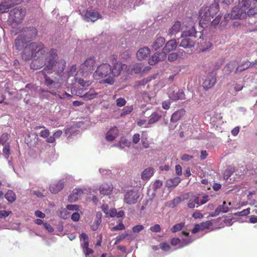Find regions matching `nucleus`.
Masks as SVG:
<instances>
[{"label":"nucleus","instance_id":"nucleus-60","mask_svg":"<svg viewBox=\"0 0 257 257\" xmlns=\"http://www.w3.org/2000/svg\"><path fill=\"white\" fill-rule=\"evenodd\" d=\"M141 140L139 134H135L133 136L132 141L134 144H138Z\"/></svg>","mask_w":257,"mask_h":257},{"label":"nucleus","instance_id":"nucleus-41","mask_svg":"<svg viewBox=\"0 0 257 257\" xmlns=\"http://www.w3.org/2000/svg\"><path fill=\"white\" fill-rule=\"evenodd\" d=\"M212 47V44L209 41H204L200 43L199 49L202 52L208 50Z\"/></svg>","mask_w":257,"mask_h":257},{"label":"nucleus","instance_id":"nucleus-21","mask_svg":"<svg viewBox=\"0 0 257 257\" xmlns=\"http://www.w3.org/2000/svg\"><path fill=\"white\" fill-rule=\"evenodd\" d=\"M64 186V182L59 180L50 185V191L53 193H57L63 188Z\"/></svg>","mask_w":257,"mask_h":257},{"label":"nucleus","instance_id":"nucleus-45","mask_svg":"<svg viewBox=\"0 0 257 257\" xmlns=\"http://www.w3.org/2000/svg\"><path fill=\"white\" fill-rule=\"evenodd\" d=\"M77 82L83 87L88 86L91 84V81L90 80H84L81 78H79L77 80Z\"/></svg>","mask_w":257,"mask_h":257},{"label":"nucleus","instance_id":"nucleus-63","mask_svg":"<svg viewBox=\"0 0 257 257\" xmlns=\"http://www.w3.org/2000/svg\"><path fill=\"white\" fill-rule=\"evenodd\" d=\"M49 134L50 132L48 129H45L41 131L40 132V136L44 138H48V137L49 136Z\"/></svg>","mask_w":257,"mask_h":257},{"label":"nucleus","instance_id":"nucleus-13","mask_svg":"<svg viewBox=\"0 0 257 257\" xmlns=\"http://www.w3.org/2000/svg\"><path fill=\"white\" fill-rule=\"evenodd\" d=\"M177 43L175 39H172L168 41L165 46L163 48L162 52L166 55L167 53L172 51L177 48Z\"/></svg>","mask_w":257,"mask_h":257},{"label":"nucleus","instance_id":"nucleus-39","mask_svg":"<svg viewBox=\"0 0 257 257\" xmlns=\"http://www.w3.org/2000/svg\"><path fill=\"white\" fill-rule=\"evenodd\" d=\"M181 199L179 197L175 198L173 200L168 201L166 203V205L171 208H174L181 202Z\"/></svg>","mask_w":257,"mask_h":257},{"label":"nucleus","instance_id":"nucleus-31","mask_svg":"<svg viewBox=\"0 0 257 257\" xmlns=\"http://www.w3.org/2000/svg\"><path fill=\"white\" fill-rule=\"evenodd\" d=\"M130 145L131 142L127 139L125 138H121L118 143L113 146L122 149L125 147H130Z\"/></svg>","mask_w":257,"mask_h":257},{"label":"nucleus","instance_id":"nucleus-50","mask_svg":"<svg viewBox=\"0 0 257 257\" xmlns=\"http://www.w3.org/2000/svg\"><path fill=\"white\" fill-rule=\"evenodd\" d=\"M171 245L173 246L178 245L179 247L180 244H182V241L178 238H173L171 240Z\"/></svg>","mask_w":257,"mask_h":257},{"label":"nucleus","instance_id":"nucleus-54","mask_svg":"<svg viewBox=\"0 0 257 257\" xmlns=\"http://www.w3.org/2000/svg\"><path fill=\"white\" fill-rule=\"evenodd\" d=\"M250 213V208H248L247 209H244L241 211L237 212L235 213L236 215L239 216H246L248 215Z\"/></svg>","mask_w":257,"mask_h":257},{"label":"nucleus","instance_id":"nucleus-56","mask_svg":"<svg viewBox=\"0 0 257 257\" xmlns=\"http://www.w3.org/2000/svg\"><path fill=\"white\" fill-rule=\"evenodd\" d=\"M163 185L162 181L160 180H156L153 184V188L154 190L159 189Z\"/></svg>","mask_w":257,"mask_h":257},{"label":"nucleus","instance_id":"nucleus-59","mask_svg":"<svg viewBox=\"0 0 257 257\" xmlns=\"http://www.w3.org/2000/svg\"><path fill=\"white\" fill-rule=\"evenodd\" d=\"M150 229L154 232H160L161 231V226L159 224H155L150 227Z\"/></svg>","mask_w":257,"mask_h":257},{"label":"nucleus","instance_id":"nucleus-32","mask_svg":"<svg viewBox=\"0 0 257 257\" xmlns=\"http://www.w3.org/2000/svg\"><path fill=\"white\" fill-rule=\"evenodd\" d=\"M252 65V62L249 61L242 62L240 65H239L236 68L235 72H241L249 67H253Z\"/></svg>","mask_w":257,"mask_h":257},{"label":"nucleus","instance_id":"nucleus-22","mask_svg":"<svg viewBox=\"0 0 257 257\" xmlns=\"http://www.w3.org/2000/svg\"><path fill=\"white\" fill-rule=\"evenodd\" d=\"M206 8L202 9L199 12V16L201 18L200 23L203 24H206L208 22H210L212 19V17L210 15H209V13L207 14L206 12Z\"/></svg>","mask_w":257,"mask_h":257},{"label":"nucleus","instance_id":"nucleus-18","mask_svg":"<svg viewBox=\"0 0 257 257\" xmlns=\"http://www.w3.org/2000/svg\"><path fill=\"white\" fill-rule=\"evenodd\" d=\"M228 211V206L226 205V202L223 201L222 205H219L213 212L210 214L211 217L218 215L220 213H226Z\"/></svg>","mask_w":257,"mask_h":257},{"label":"nucleus","instance_id":"nucleus-1","mask_svg":"<svg viewBox=\"0 0 257 257\" xmlns=\"http://www.w3.org/2000/svg\"><path fill=\"white\" fill-rule=\"evenodd\" d=\"M22 58L25 60H29L33 58L30 67L32 69H39L45 66L40 73H48L55 72L58 74H61L66 65L63 60H58L57 50L54 49L49 50L41 42H32L27 45L22 54Z\"/></svg>","mask_w":257,"mask_h":257},{"label":"nucleus","instance_id":"nucleus-29","mask_svg":"<svg viewBox=\"0 0 257 257\" xmlns=\"http://www.w3.org/2000/svg\"><path fill=\"white\" fill-rule=\"evenodd\" d=\"M98 93L93 89H90L88 91L85 92L81 97L85 101L90 100L96 97Z\"/></svg>","mask_w":257,"mask_h":257},{"label":"nucleus","instance_id":"nucleus-11","mask_svg":"<svg viewBox=\"0 0 257 257\" xmlns=\"http://www.w3.org/2000/svg\"><path fill=\"white\" fill-rule=\"evenodd\" d=\"M101 18V16L99 13L92 10H87L84 16V19L87 22H94Z\"/></svg>","mask_w":257,"mask_h":257},{"label":"nucleus","instance_id":"nucleus-52","mask_svg":"<svg viewBox=\"0 0 257 257\" xmlns=\"http://www.w3.org/2000/svg\"><path fill=\"white\" fill-rule=\"evenodd\" d=\"M178 55L176 53H172L170 54L168 57V60L170 62H173L177 59Z\"/></svg>","mask_w":257,"mask_h":257},{"label":"nucleus","instance_id":"nucleus-4","mask_svg":"<svg viewBox=\"0 0 257 257\" xmlns=\"http://www.w3.org/2000/svg\"><path fill=\"white\" fill-rule=\"evenodd\" d=\"M140 196L141 193L139 190H129L124 195V201L129 205L135 204L137 202Z\"/></svg>","mask_w":257,"mask_h":257},{"label":"nucleus","instance_id":"nucleus-20","mask_svg":"<svg viewBox=\"0 0 257 257\" xmlns=\"http://www.w3.org/2000/svg\"><path fill=\"white\" fill-rule=\"evenodd\" d=\"M118 136V130L116 126L112 127L106 134V139L108 141H112Z\"/></svg>","mask_w":257,"mask_h":257},{"label":"nucleus","instance_id":"nucleus-9","mask_svg":"<svg viewBox=\"0 0 257 257\" xmlns=\"http://www.w3.org/2000/svg\"><path fill=\"white\" fill-rule=\"evenodd\" d=\"M116 56L112 55L110 57V60L113 64V66L111 67V74L113 76H118L122 69V64L121 63L114 62L116 61Z\"/></svg>","mask_w":257,"mask_h":257},{"label":"nucleus","instance_id":"nucleus-34","mask_svg":"<svg viewBox=\"0 0 257 257\" xmlns=\"http://www.w3.org/2000/svg\"><path fill=\"white\" fill-rule=\"evenodd\" d=\"M46 71H44V73H42L45 78L44 83L47 86H51L52 88H56V83L52 79H51L50 77L47 76L46 74Z\"/></svg>","mask_w":257,"mask_h":257},{"label":"nucleus","instance_id":"nucleus-14","mask_svg":"<svg viewBox=\"0 0 257 257\" xmlns=\"http://www.w3.org/2000/svg\"><path fill=\"white\" fill-rule=\"evenodd\" d=\"M38 33L37 29L35 27H29L25 29L24 33L22 34L24 35L26 39L28 40L29 39H35Z\"/></svg>","mask_w":257,"mask_h":257},{"label":"nucleus","instance_id":"nucleus-57","mask_svg":"<svg viewBox=\"0 0 257 257\" xmlns=\"http://www.w3.org/2000/svg\"><path fill=\"white\" fill-rule=\"evenodd\" d=\"M141 142L143 146L145 148H148L150 146L149 141H148V139L147 137H142L141 139Z\"/></svg>","mask_w":257,"mask_h":257},{"label":"nucleus","instance_id":"nucleus-28","mask_svg":"<svg viewBox=\"0 0 257 257\" xmlns=\"http://www.w3.org/2000/svg\"><path fill=\"white\" fill-rule=\"evenodd\" d=\"M185 114V111L181 109L175 111L171 116V121L176 122L179 120Z\"/></svg>","mask_w":257,"mask_h":257},{"label":"nucleus","instance_id":"nucleus-12","mask_svg":"<svg viewBox=\"0 0 257 257\" xmlns=\"http://www.w3.org/2000/svg\"><path fill=\"white\" fill-rule=\"evenodd\" d=\"M216 77L215 75L212 73L209 74L205 79L203 82V87L204 89L208 90L211 88L216 83Z\"/></svg>","mask_w":257,"mask_h":257},{"label":"nucleus","instance_id":"nucleus-3","mask_svg":"<svg viewBox=\"0 0 257 257\" xmlns=\"http://www.w3.org/2000/svg\"><path fill=\"white\" fill-rule=\"evenodd\" d=\"M26 15L25 10L21 8H15L11 11L8 22L13 25V23L16 24L20 23Z\"/></svg>","mask_w":257,"mask_h":257},{"label":"nucleus","instance_id":"nucleus-58","mask_svg":"<svg viewBox=\"0 0 257 257\" xmlns=\"http://www.w3.org/2000/svg\"><path fill=\"white\" fill-rule=\"evenodd\" d=\"M137 124L140 126H144V127H149V124L148 122L147 123V121L145 119H141L137 122Z\"/></svg>","mask_w":257,"mask_h":257},{"label":"nucleus","instance_id":"nucleus-16","mask_svg":"<svg viewBox=\"0 0 257 257\" xmlns=\"http://www.w3.org/2000/svg\"><path fill=\"white\" fill-rule=\"evenodd\" d=\"M83 191L79 188L74 189L68 196V201L70 202H74L77 201L83 194Z\"/></svg>","mask_w":257,"mask_h":257},{"label":"nucleus","instance_id":"nucleus-25","mask_svg":"<svg viewBox=\"0 0 257 257\" xmlns=\"http://www.w3.org/2000/svg\"><path fill=\"white\" fill-rule=\"evenodd\" d=\"M154 173V169L152 167L145 169L142 173L141 178L145 181L149 180Z\"/></svg>","mask_w":257,"mask_h":257},{"label":"nucleus","instance_id":"nucleus-48","mask_svg":"<svg viewBox=\"0 0 257 257\" xmlns=\"http://www.w3.org/2000/svg\"><path fill=\"white\" fill-rule=\"evenodd\" d=\"M200 224L201 228L202 230H204L205 229L209 228L210 226L212 225V223L211 221L208 220L205 222L201 223Z\"/></svg>","mask_w":257,"mask_h":257},{"label":"nucleus","instance_id":"nucleus-10","mask_svg":"<svg viewBox=\"0 0 257 257\" xmlns=\"http://www.w3.org/2000/svg\"><path fill=\"white\" fill-rule=\"evenodd\" d=\"M28 40L26 39L24 35L22 34L19 35L15 41V47L17 50L21 51L23 49L24 52L25 47L29 44H27ZM23 53H22L23 54Z\"/></svg>","mask_w":257,"mask_h":257},{"label":"nucleus","instance_id":"nucleus-62","mask_svg":"<svg viewBox=\"0 0 257 257\" xmlns=\"http://www.w3.org/2000/svg\"><path fill=\"white\" fill-rule=\"evenodd\" d=\"M66 208L69 210L76 211L78 209L79 206L76 204H69L66 206Z\"/></svg>","mask_w":257,"mask_h":257},{"label":"nucleus","instance_id":"nucleus-64","mask_svg":"<svg viewBox=\"0 0 257 257\" xmlns=\"http://www.w3.org/2000/svg\"><path fill=\"white\" fill-rule=\"evenodd\" d=\"M221 16L218 15L217 16L215 19H214L212 21H211V24L212 26L216 27L219 23Z\"/></svg>","mask_w":257,"mask_h":257},{"label":"nucleus","instance_id":"nucleus-53","mask_svg":"<svg viewBox=\"0 0 257 257\" xmlns=\"http://www.w3.org/2000/svg\"><path fill=\"white\" fill-rule=\"evenodd\" d=\"M116 105L119 107L124 106L126 103V101L123 98H118L116 100Z\"/></svg>","mask_w":257,"mask_h":257},{"label":"nucleus","instance_id":"nucleus-51","mask_svg":"<svg viewBox=\"0 0 257 257\" xmlns=\"http://www.w3.org/2000/svg\"><path fill=\"white\" fill-rule=\"evenodd\" d=\"M125 229L124 224L120 222L118 225L112 227L111 228V231L121 230Z\"/></svg>","mask_w":257,"mask_h":257},{"label":"nucleus","instance_id":"nucleus-33","mask_svg":"<svg viewBox=\"0 0 257 257\" xmlns=\"http://www.w3.org/2000/svg\"><path fill=\"white\" fill-rule=\"evenodd\" d=\"M13 6L12 4L9 1H5L0 5V12L1 13H7Z\"/></svg>","mask_w":257,"mask_h":257},{"label":"nucleus","instance_id":"nucleus-42","mask_svg":"<svg viewBox=\"0 0 257 257\" xmlns=\"http://www.w3.org/2000/svg\"><path fill=\"white\" fill-rule=\"evenodd\" d=\"M234 170H235L234 167L231 166L228 167L224 172V179L226 180L228 179L231 176V175L234 173Z\"/></svg>","mask_w":257,"mask_h":257},{"label":"nucleus","instance_id":"nucleus-61","mask_svg":"<svg viewBox=\"0 0 257 257\" xmlns=\"http://www.w3.org/2000/svg\"><path fill=\"white\" fill-rule=\"evenodd\" d=\"M144 228V227L142 225H137L133 228V231L135 233H138L143 230Z\"/></svg>","mask_w":257,"mask_h":257},{"label":"nucleus","instance_id":"nucleus-43","mask_svg":"<svg viewBox=\"0 0 257 257\" xmlns=\"http://www.w3.org/2000/svg\"><path fill=\"white\" fill-rule=\"evenodd\" d=\"M144 64L142 63H136L134 65L132 70L134 73L138 74L141 73L143 70H144Z\"/></svg>","mask_w":257,"mask_h":257},{"label":"nucleus","instance_id":"nucleus-35","mask_svg":"<svg viewBox=\"0 0 257 257\" xmlns=\"http://www.w3.org/2000/svg\"><path fill=\"white\" fill-rule=\"evenodd\" d=\"M5 197L11 203L14 202L16 199V195L14 192L10 190L6 193Z\"/></svg>","mask_w":257,"mask_h":257},{"label":"nucleus","instance_id":"nucleus-26","mask_svg":"<svg viewBox=\"0 0 257 257\" xmlns=\"http://www.w3.org/2000/svg\"><path fill=\"white\" fill-rule=\"evenodd\" d=\"M181 30V23L180 21L175 22L173 26L170 29L168 35L171 37L179 32Z\"/></svg>","mask_w":257,"mask_h":257},{"label":"nucleus","instance_id":"nucleus-7","mask_svg":"<svg viewBox=\"0 0 257 257\" xmlns=\"http://www.w3.org/2000/svg\"><path fill=\"white\" fill-rule=\"evenodd\" d=\"M181 35L182 37H186L196 39L198 37L201 38L202 35L196 30L194 26H192L190 27H187L185 30L182 32Z\"/></svg>","mask_w":257,"mask_h":257},{"label":"nucleus","instance_id":"nucleus-8","mask_svg":"<svg viewBox=\"0 0 257 257\" xmlns=\"http://www.w3.org/2000/svg\"><path fill=\"white\" fill-rule=\"evenodd\" d=\"M246 17V12L238 6L233 8L230 14L231 19H241L245 18Z\"/></svg>","mask_w":257,"mask_h":257},{"label":"nucleus","instance_id":"nucleus-37","mask_svg":"<svg viewBox=\"0 0 257 257\" xmlns=\"http://www.w3.org/2000/svg\"><path fill=\"white\" fill-rule=\"evenodd\" d=\"M62 134V131L58 130L55 132L53 136H50L47 139V142L49 143H53L55 141L56 139L59 138Z\"/></svg>","mask_w":257,"mask_h":257},{"label":"nucleus","instance_id":"nucleus-6","mask_svg":"<svg viewBox=\"0 0 257 257\" xmlns=\"http://www.w3.org/2000/svg\"><path fill=\"white\" fill-rule=\"evenodd\" d=\"M95 59L94 57H89L81 65V69L83 72L91 73L94 69Z\"/></svg>","mask_w":257,"mask_h":257},{"label":"nucleus","instance_id":"nucleus-27","mask_svg":"<svg viewBox=\"0 0 257 257\" xmlns=\"http://www.w3.org/2000/svg\"><path fill=\"white\" fill-rule=\"evenodd\" d=\"M165 42V39L162 37L157 38L153 42L152 47L154 50H157L161 48Z\"/></svg>","mask_w":257,"mask_h":257},{"label":"nucleus","instance_id":"nucleus-49","mask_svg":"<svg viewBox=\"0 0 257 257\" xmlns=\"http://www.w3.org/2000/svg\"><path fill=\"white\" fill-rule=\"evenodd\" d=\"M77 67L76 65H73L71 66L68 72V76H73L76 75Z\"/></svg>","mask_w":257,"mask_h":257},{"label":"nucleus","instance_id":"nucleus-15","mask_svg":"<svg viewBox=\"0 0 257 257\" xmlns=\"http://www.w3.org/2000/svg\"><path fill=\"white\" fill-rule=\"evenodd\" d=\"M166 58V56L162 52L160 53H155L149 59V64L151 65L156 64L159 61L164 60Z\"/></svg>","mask_w":257,"mask_h":257},{"label":"nucleus","instance_id":"nucleus-47","mask_svg":"<svg viewBox=\"0 0 257 257\" xmlns=\"http://www.w3.org/2000/svg\"><path fill=\"white\" fill-rule=\"evenodd\" d=\"M160 247L164 251H168L171 249L170 245L167 242H162L160 244Z\"/></svg>","mask_w":257,"mask_h":257},{"label":"nucleus","instance_id":"nucleus-5","mask_svg":"<svg viewBox=\"0 0 257 257\" xmlns=\"http://www.w3.org/2000/svg\"><path fill=\"white\" fill-rule=\"evenodd\" d=\"M178 40L180 47L186 49H189L191 51L194 49L196 42V39L186 37H182L181 35Z\"/></svg>","mask_w":257,"mask_h":257},{"label":"nucleus","instance_id":"nucleus-2","mask_svg":"<svg viewBox=\"0 0 257 257\" xmlns=\"http://www.w3.org/2000/svg\"><path fill=\"white\" fill-rule=\"evenodd\" d=\"M111 66L107 63H102L97 66L96 70L94 72L93 76L96 79L108 77L104 80V82L111 85L114 83V80L112 77L109 76L111 74Z\"/></svg>","mask_w":257,"mask_h":257},{"label":"nucleus","instance_id":"nucleus-40","mask_svg":"<svg viewBox=\"0 0 257 257\" xmlns=\"http://www.w3.org/2000/svg\"><path fill=\"white\" fill-rule=\"evenodd\" d=\"M238 6L246 12L247 9L250 5V0H238Z\"/></svg>","mask_w":257,"mask_h":257},{"label":"nucleus","instance_id":"nucleus-55","mask_svg":"<svg viewBox=\"0 0 257 257\" xmlns=\"http://www.w3.org/2000/svg\"><path fill=\"white\" fill-rule=\"evenodd\" d=\"M58 96L61 99H70L72 97V95L65 92L61 94H58Z\"/></svg>","mask_w":257,"mask_h":257},{"label":"nucleus","instance_id":"nucleus-46","mask_svg":"<svg viewBox=\"0 0 257 257\" xmlns=\"http://www.w3.org/2000/svg\"><path fill=\"white\" fill-rule=\"evenodd\" d=\"M133 110V107L132 105L131 106H126L124 107L122 110V112L121 113V115H125L132 111Z\"/></svg>","mask_w":257,"mask_h":257},{"label":"nucleus","instance_id":"nucleus-23","mask_svg":"<svg viewBox=\"0 0 257 257\" xmlns=\"http://www.w3.org/2000/svg\"><path fill=\"white\" fill-rule=\"evenodd\" d=\"M113 189V186L110 183H104L102 184L99 187V192L100 194L103 195H108L110 194Z\"/></svg>","mask_w":257,"mask_h":257},{"label":"nucleus","instance_id":"nucleus-44","mask_svg":"<svg viewBox=\"0 0 257 257\" xmlns=\"http://www.w3.org/2000/svg\"><path fill=\"white\" fill-rule=\"evenodd\" d=\"M185 224L183 222L175 224L171 228L172 232H176L177 231L181 230L184 227Z\"/></svg>","mask_w":257,"mask_h":257},{"label":"nucleus","instance_id":"nucleus-36","mask_svg":"<svg viewBox=\"0 0 257 257\" xmlns=\"http://www.w3.org/2000/svg\"><path fill=\"white\" fill-rule=\"evenodd\" d=\"M161 118V115L156 112H153L150 116L148 124H154L159 121Z\"/></svg>","mask_w":257,"mask_h":257},{"label":"nucleus","instance_id":"nucleus-24","mask_svg":"<svg viewBox=\"0 0 257 257\" xmlns=\"http://www.w3.org/2000/svg\"><path fill=\"white\" fill-rule=\"evenodd\" d=\"M169 97L173 100H177L179 99H184L185 94L183 91L176 89L175 90L170 94Z\"/></svg>","mask_w":257,"mask_h":257},{"label":"nucleus","instance_id":"nucleus-17","mask_svg":"<svg viewBox=\"0 0 257 257\" xmlns=\"http://www.w3.org/2000/svg\"><path fill=\"white\" fill-rule=\"evenodd\" d=\"M214 3L212 4L209 7H206V12L210 15L213 18L214 16L219 11V6L218 1L219 0H214Z\"/></svg>","mask_w":257,"mask_h":257},{"label":"nucleus","instance_id":"nucleus-30","mask_svg":"<svg viewBox=\"0 0 257 257\" xmlns=\"http://www.w3.org/2000/svg\"><path fill=\"white\" fill-rule=\"evenodd\" d=\"M180 181L181 179L179 177L168 179L166 182V186L168 188H175L179 184Z\"/></svg>","mask_w":257,"mask_h":257},{"label":"nucleus","instance_id":"nucleus-19","mask_svg":"<svg viewBox=\"0 0 257 257\" xmlns=\"http://www.w3.org/2000/svg\"><path fill=\"white\" fill-rule=\"evenodd\" d=\"M150 50L148 47L141 48L137 53V57L140 60L146 59L150 55Z\"/></svg>","mask_w":257,"mask_h":257},{"label":"nucleus","instance_id":"nucleus-38","mask_svg":"<svg viewBox=\"0 0 257 257\" xmlns=\"http://www.w3.org/2000/svg\"><path fill=\"white\" fill-rule=\"evenodd\" d=\"M183 234L187 237L186 238L183 239L182 240V244H180L179 247L182 248L188 244H190L193 241V239L191 237H187L189 233L183 231Z\"/></svg>","mask_w":257,"mask_h":257}]
</instances>
